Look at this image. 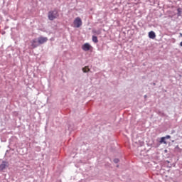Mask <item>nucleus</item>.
I'll return each mask as SVG.
<instances>
[{"label":"nucleus","mask_w":182,"mask_h":182,"mask_svg":"<svg viewBox=\"0 0 182 182\" xmlns=\"http://www.w3.org/2000/svg\"><path fill=\"white\" fill-rule=\"evenodd\" d=\"M48 16L50 21H54L56 18H59V13L56 10L50 11Z\"/></svg>","instance_id":"f257e3e1"},{"label":"nucleus","mask_w":182,"mask_h":182,"mask_svg":"<svg viewBox=\"0 0 182 182\" xmlns=\"http://www.w3.org/2000/svg\"><path fill=\"white\" fill-rule=\"evenodd\" d=\"M73 23H74L75 28H80V26L82 25V19L80 18V17L75 18Z\"/></svg>","instance_id":"f03ea898"},{"label":"nucleus","mask_w":182,"mask_h":182,"mask_svg":"<svg viewBox=\"0 0 182 182\" xmlns=\"http://www.w3.org/2000/svg\"><path fill=\"white\" fill-rule=\"evenodd\" d=\"M46 42H48L47 37L41 36L38 38V43H39V45H43V43H46Z\"/></svg>","instance_id":"7ed1b4c3"},{"label":"nucleus","mask_w":182,"mask_h":182,"mask_svg":"<svg viewBox=\"0 0 182 182\" xmlns=\"http://www.w3.org/2000/svg\"><path fill=\"white\" fill-rule=\"evenodd\" d=\"M90 48H92V46L89 44L88 43H85L82 46V50H85V52H87V50H90Z\"/></svg>","instance_id":"20e7f679"},{"label":"nucleus","mask_w":182,"mask_h":182,"mask_svg":"<svg viewBox=\"0 0 182 182\" xmlns=\"http://www.w3.org/2000/svg\"><path fill=\"white\" fill-rule=\"evenodd\" d=\"M7 166H8V162L3 161L1 164H0V171L5 170Z\"/></svg>","instance_id":"39448f33"},{"label":"nucleus","mask_w":182,"mask_h":182,"mask_svg":"<svg viewBox=\"0 0 182 182\" xmlns=\"http://www.w3.org/2000/svg\"><path fill=\"white\" fill-rule=\"evenodd\" d=\"M149 38H150V39H155L156 38V33H154V31H150L149 33Z\"/></svg>","instance_id":"423d86ee"},{"label":"nucleus","mask_w":182,"mask_h":182,"mask_svg":"<svg viewBox=\"0 0 182 182\" xmlns=\"http://www.w3.org/2000/svg\"><path fill=\"white\" fill-rule=\"evenodd\" d=\"M92 33H94L95 35H101L102 34V31L92 29Z\"/></svg>","instance_id":"0eeeda50"},{"label":"nucleus","mask_w":182,"mask_h":182,"mask_svg":"<svg viewBox=\"0 0 182 182\" xmlns=\"http://www.w3.org/2000/svg\"><path fill=\"white\" fill-rule=\"evenodd\" d=\"M82 72H84V73H87V72H90V69L89 67L86 66L82 68Z\"/></svg>","instance_id":"6e6552de"},{"label":"nucleus","mask_w":182,"mask_h":182,"mask_svg":"<svg viewBox=\"0 0 182 182\" xmlns=\"http://www.w3.org/2000/svg\"><path fill=\"white\" fill-rule=\"evenodd\" d=\"M159 143L161 144H163V143H164V144H167V141H166V138L161 137Z\"/></svg>","instance_id":"1a4fd4ad"},{"label":"nucleus","mask_w":182,"mask_h":182,"mask_svg":"<svg viewBox=\"0 0 182 182\" xmlns=\"http://www.w3.org/2000/svg\"><path fill=\"white\" fill-rule=\"evenodd\" d=\"M92 42H94V43H97V42H99V40L96 36H92Z\"/></svg>","instance_id":"9d476101"},{"label":"nucleus","mask_w":182,"mask_h":182,"mask_svg":"<svg viewBox=\"0 0 182 182\" xmlns=\"http://www.w3.org/2000/svg\"><path fill=\"white\" fill-rule=\"evenodd\" d=\"M36 40H33L31 44L32 48H38V45H36Z\"/></svg>","instance_id":"9b49d317"},{"label":"nucleus","mask_w":182,"mask_h":182,"mask_svg":"<svg viewBox=\"0 0 182 182\" xmlns=\"http://www.w3.org/2000/svg\"><path fill=\"white\" fill-rule=\"evenodd\" d=\"M164 138H165V139H171V136H169V135H167L166 136H164Z\"/></svg>","instance_id":"f8f14e48"},{"label":"nucleus","mask_w":182,"mask_h":182,"mask_svg":"<svg viewBox=\"0 0 182 182\" xmlns=\"http://www.w3.org/2000/svg\"><path fill=\"white\" fill-rule=\"evenodd\" d=\"M118 162H119V159H114V163H118Z\"/></svg>","instance_id":"ddd939ff"},{"label":"nucleus","mask_w":182,"mask_h":182,"mask_svg":"<svg viewBox=\"0 0 182 182\" xmlns=\"http://www.w3.org/2000/svg\"><path fill=\"white\" fill-rule=\"evenodd\" d=\"M177 11H178V12H180L181 9H178Z\"/></svg>","instance_id":"4468645a"},{"label":"nucleus","mask_w":182,"mask_h":182,"mask_svg":"<svg viewBox=\"0 0 182 182\" xmlns=\"http://www.w3.org/2000/svg\"><path fill=\"white\" fill-rule=\"evenodd\" d=\"M180 46H182V41L180 43Z\"/></svg>","instance_id":"2eb2a0df"},{"label":"nucleus","mask_w":182,"mask_h":182,"mask_svg":"<svg viewBox=\"0 0 182 182\" xmlns=\"http://www.w3.org/2000/svg\"><path fill=\"white\" fill-rule=\"evenodd\" d=\"M180 36H181V37H182V33H180Z\"/></svg>","instance_id":"dca6fc26"}]
</instances>
